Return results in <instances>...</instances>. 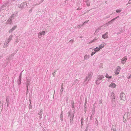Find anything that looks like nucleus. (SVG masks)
Masks as SVG:
<instances>
[{
  "label": "nucleus",
  "instance_id": "nucleus-8",
  "mask_svg": "<svg viewBox=\"0 0 131 131\" xmlns=\"http://www.w3.org/2000/svg\"><path fill=\"white\" fill-rule=\"evenodd\" d=\"M116 86V85L113 83H111L109 86L110 87H111L112 88H115Z\"/></svg>",
  "mask_w": 131,
  "mask_h": 131
},
{
  "label": "nucleus",
  "instance_id": "nucleus-64",
  "mask_svg": "<svg viewBox=\"0 0 131 131\" xmlns=\"http://www.w3.org/2000/svg\"><path fill=\"white\" fill-rule=\"evenodd\" d=\"M42 0V2H43V0Z\"/></svg>",
  "mask_w": 131,
  "mask_h": 131
},
{
  "label": "nucleus",
  "instance_id": "nucleus-44",
  "mask_svg": "<svg viewBox=\"0 0 131 131\" xmlns=\"http://www.w3.org/2000/svg\"><path fill=\"white\" fill-rule=\"evenodd\" d=\"M21 76L20 75H19V79H20V80H21Z\"/></svg>",
  "mask_w": 131,
  "mask_h": 131
},
{
  "label": "nucleus",
  "instance_id": "nucleus-41",
  "mask_svg": "<svg viewBox=\"0 0 131 131\" xmlns=\"http://www.w3.org/2000/svg\"><path fill=\"white\" fill-rule=\"evenodd\" d=\"M72 107L73 108L74 107V103L73 102V103H72Z\"/></svg>",
  "mask_w": 131,
  "mask_h": 131
},
{
  "label": "nucleus",
  "instance_id": "nucleus-57",
  "mask_svg": "<svg viewBox=\"0 0 131 131\" xmlns=\"http://www.w3.org/2000/svg\"><path fill=\"white\" fill-rule=\"evenodd\" d=\"M7 3H6V4H5V5L7 6Z\"/></svg>",
  "mask_w": 131,
  "mask_h": 131
},
{
  "label": "nucleus",
  "instance_id": "nucleus-6",
  "mask_svg": "<svg viewBox=\"0 0 131 131\" xmlns=\"http://www.w3.org/2000/svg\"><path fill=\"white\" fill-rule=\"evenodd\" d=\"M45 31H40L39 32L38 34V37L39 38H41L42 36L45 35Z\"/></svg>",
  "mask_w": 131,
  "mask_h": 131
},
{
  "label": "nucleus",
  "instance_id": "nucleus-7",
  "mask_svg": "<svg viewBox=\"0 0 131 131\" xmlns=\"http://www.w3.org/2000/svg\"><path fill=\"white\" fill-rule=\"evenodd\" d=\"M17 27V26L16 25L14 26L13 27L12 29L9 30L8 31V32L9 33H11L13 31L15 30L16 28Z\"/></svg>",
  "mask_w": 131,
  "mask_h": 131
},
{
  "label": "nucleus",
  "instance_id": "nucleus-32",
  "mask_svg": "<svg viewBox=\"0 0 131 131\" xmlns=\"http://www.w3.org/2000/svg\"><path fill=\"white\" fill-rule=\"evenodd\" d=\"M100 28H99L98 29H97L94 33L95 34H97V33L99 31V30L100 29Z\"/></svg>",
  "mask_w": 131,
  "mask_h": 131
},
{
  "label": "nucleus",
  "instance_id": "nucleus-39",
  "mask_svg": "<svg viewBox=\"0 0 131 131\" xmlns=\"http://www.w3.org/2000/svg\"><path fill=\"white\" fill-rule=\"evenodd\" d=\"M63 115L62 114H61L60 115V119L62 121H63Z\"/></svg>",
  "mask_w": 131,
  "mask_h": 131
},
{
  "label": "nucleus",
  "instance_id": "nucleus-62",
  "mask_svg": "<svg viewBox=\"0 0 131 131\" xmlns=\"http://www.w3.org/2000/svg\"><path fill=\"white\" fill-rule=\"evenodd\" d=\"M77 10H79V8H78V9H77Z\"/></svg>",
  "mask_w": 131,
  "mask_h": 131
},
{
  "label": "nucleus",
  "instance_id": "nucleus-58",
  "mask_svg": "<svg viewBox=\"0 0 131 131\" xmlns=\"http://www.w3.org/2000/svg\"><path fill=\"white\" fill-rule=\"evenodd\" d=\"M120 34V33H119V32H117V35H118V34Z\"/></svg>",
  "mask_w": 131,
  "mask_h": 131
},
{
  "label": "nucleus",
  "instance_id": "nucleus-42",
  "mask_svg": "<svg viewBox=\"0 0 131 131\" xmlns=\"http://www.w3.org/2000/svg\"><path fill=\"white\" fill-rule=\"evenodd\" d=\"M8 64L7 63H5L4 64V66H6L7 64Z\"/></svg>",
  "mask_w": 131,
  "mask_h": 131
},
{
  "label": "nucleus",
  "instance_id": "nucleus-30",
  "mask_svg": "<svg viewBox=\"0 0 131 131\" xmlns=\"http://www.w3.org/2000/svg\"><path fill=\"white\" fill-rule=\"evenodd\" d=\"M86 4L87 6H89L90 5L89 2V0H86L85 1Z\"/></svg>",
  "mask_w": 131,
  "mask_h": 131
},
{
  "label": "nucleus",
  "instance_id": "nucleus-3",
  "mask_svg": "<svg viewBox=\"0 0 131 131\" xmlns=\"http://www.w3.org/2000/svg\"><path fill=\"white\" fill-rule=\"evenodd\" d=\"M26 6L27 3L26 2H24L22 3L20 6H19L18 7L22 9L24 8Z\"/></svg>",
  "mask_w": 131,
  "mask_h": 131
},
{
  "label": "nucleus",
  "instance_id": "nucleus-11",
  "mask_svg": "<svg viewBox=\"0 0 131 131\" xmlns=\"http://www.w3.org/2000/svg\"><path fill=\"white\" fill-rule=\"evenodd\" d=\"M120 98L121 99L124 100V97L125 96L123 92H121L120 94Z\"/></svg>",
  "mask_w": 131,
  "mask_h": 131
},
{
  "label": "nucleus",
  "instance_id": "nucleus-15",
  "mask_svg": "<svg viewBox=\"0 0 131 131\" xmlns=\"http://www.w3.org/2000/svg\"><path fill=\"white\" fill-rule=\"evenodd\" d=\"M13 37V35L12 34H11L9 36L7 40L10 42L12 40Z\"/></svg>",
  "mask_w": 131,
  "mask_h": 131
},
{
  "label": "nucleus",
  "instance_id": "nucleus-53",
  "mask_svg": "<svg viewBox=\"0 0 131 131\" xmlns=\"http://www.w3.org/2000/svg\"><path fill=\"white\" fill-rule=\"evenodd\" d=\"M42 110H40V112H41V113H42Z\"/></svg>",
  "mask_w": 131,
  "mask_h": 131
},
{
  "label": "nucleus",
  "instance_id": "nucleus-24",
  "mask_svg": "<svg viewBox=\"0 0 131 131\" xmlns=\"http://www.w3.org/2000/svg\"><path fill=\"white\" fill-rule=\"evenodd\" d=\"M90 57V56L88 55H85L84 56V59L85 60H87L89 59Z\"/></svg>",
  "mask_w": 131,
  "mask_h": 131
},
{
  "label": "nucleus",
  "instance_id": "nucleus-10",
  "mask_svg": "<svg viewBox=\"0 0 131 131\" xmlns=\"http://www.w3.org/2000/svg\"><path fill=\"white\" fill-rule=\"evenodd\" d=\"M119 16H118L116 17L115 18L112 19L110 21L108 22V23H107L106 24H107V25H108L110 23H112L116 19H117L119 17Z\"/></svg>",
  "mask_w": 131,
  "mask_h": 131
},
{
  "label": "nucleus",
  "instance_id": "nucleus-23",
  "mask_svg": "<svg viewBox=\"0 0 131 131\" xmlns=\"http://www.w3.org/2000/svg\"><path fill=\"white\" fill-rule=\"evenodd\" d=\"M27 81L26 83H30V79L28 77H27L26 78Z\"/></svg>",
  "mask_w": 131,
  "mask_h": 131
},
{
  "label": "nucleus",
  "instance_id": "nucleus-50",
  "mask_svg": "<svg viewBox=\"0 0 131 131\" xmlns=\"http://www.w3.org/2000/svg\"><path fill=\"white\" fill-rule=\"evenodd\" d=\"M38 114L40 116H41L42 114V113H41V112H40Z\"/></svg>",
  "mask_w": 131,
  "mask_h": 131
},
{
  "label": "nucleus",
  "instance_id": "nucleus-61",
  "mask_svg": "<svg viewBox=\"0 0 131 131\" xmlns=\"http://www.w3.org/2000/svg\"><path fill=\"white\" fill-rule=\"evenodd\" d=\"M81 124H82V121L81 122Z\"/></svg>",
  "mask_w": 131,
  "mask_h": 131
},
{
  "label": "nucleus",
  "instance_id": "nucleus-9",
  "mask_svg": "<svg viewBox=\"0 0 131 131\" xmlns=\"http://www.w3.org/2000/svg\"><path fill=\"white\" fill-rule=\"evenodd\" d=\"M9 42L7 40L5 41V42L4 44V45L3 46V47L4 48H5L8 46V44L9 43Z\"/></svg>",
  "mask_w": 131,
  "mask_h": 131
},
{
  "label": "nucleus",
  "instance_id": "nucleus-49",
  "mask_svg": "<svg viewBox=\"0 0 131 131\" xmlns=\"http://www.w3.org/2000/svg\"><path fill=\"white\" fill-rule=\"evenodd\" d=\"M131 3V0H129L128 2V4H130Z\"/></svg>",
  "mask_w": 131,
  "mask_h": 131
},
{
  "label": "nucleus",
  "instance_id": "nucleus-43",
  "mask_svg": "<svg viewBox=\"0 0 131 131\" xmlns=\"http://www.w3.org/2000/svg\"><path fill=\"white\" fill-rule=\"evenodd\" d=\"M14 55V53H13L12 54H11V56H10V57H13Z\"/></svg>",
  "mask_w": 131,
  "mask_h": 131
},
{
  "label": "nucleus",
  "instance_id": "nucleus-63",
  "mask_svg": "<svg viewBox=\"0 0 131 131\" xmlns=\"http://www.w3.org/2000/svg\"><path fill=\"white\" fill-rule=\"evenodd\" d=\"M92 115L91 116V118H91H91H92Z\"/></svg>",
  "mask_w": 131,
  "mask_h": 131
},
{
  "label": "nucleus",
  "instance_id": "nucleus-19",
  "mask_svg": "<svg viewBox=\"0 0 131 131\" xmlns=\"http://www.w3.org/2000/svg\"><path fill=\"white\" fill-rule=\"evenodd\" d=\"M105 77L106 78H108V82L110 80V79H110L112 78V76L109 75L107 73L106 74Z\"/></svg>",
  "mask_w": 131,
  "mask_h": 131
},
{
  "label": "nucleus",
  "instance_id": "nucleus-25",
  "mask_svg": "<svg viewBox=\"0 0 131 131\" xmlns=\"http://www.w3.org/2000/svg\"><path fill=\"white\" fill-rule=\"evenodd\" d=\"M79 82V81L77 79H76L75 81H74L73 82V84H75L77 85V84H78V82Z\"/></svg>",
  "mask_w": 131,
  "mask_h": 131
},
{
  "label": "nucleus",
  "instance_id": "nucleus-55",
  "mask_svg": "<svg viewBox=\"0 0 131 131\" xmlns=\"http://www.w3.org/2000/svg\"><path fill=\"white\" fill-rule=\"evenodd\" d=\"M112 131H115L114 130V129H112Z\"/></svg>",
  "mask_w": 131,
  "mask_h": 131
},
{
  "label": "nucleus",
  "instance_id": "nucleus-51",
  "mask_svg": "<svg viewBox=\"0 0 131 131\" xmlns=\"http://www.w3.org/2000/svg\"><path fill=\"white\" fill-rule=\"evenodd\" d=\"M112 14H113V13H112V14H110V16H107L106 17V18H108L110 17V15H111Z\"/></svg>",
  "mask_w": 131,
  "mask_h": 131
},
{
  "label": "nucleus",
  "instance_id": "nucleus-28",
  "mask_svg": "<svg viewBox=\"0 0 131 131\" xmlns=\"http://www.w3.org/2000/svg\"><path fill=\"white\" fill-rule=\"evenodd\" d=\"M63 87H61V89L60 90V95H61L62 94V92L63 91Z\"/></svg>",
  "mask_w": 131,
  "mask_h": 131
},
{
  "label": "nucleus",
  "instance_id": "nucleus-52",
  "mask_svg": "<svg viewBox=\"0 0 131 131\" xmlns=\"http://www.w3.org/2000/svg\"><path fill=\"white\" fill-rule=\"evenodd\" d=\"M16 42H18V41H19V40H18V39H17L16 40Z\"/></svg>",
  "mask_w": 131,
  "mask_h": 131
},
{
  "label": "nucleus",
  "instance_id": "nucleus-14",
  "mask_svg": "<svg viewBox=\"0 0 131 131\" xmlns=\"http://www.w3.org/2000/svg\"><path fill=\"white\" fill-rule=\"evenodd\" d=\"M101 81L97 78L95 81V83L96 85H99L101 83Z\"/></svg>",
  "mask_w": 131,
  "mask_h": 131
},
{
  "label": "nucleus",
  "instance_id": "nucleus-4",
  "mask_svg": "<svg viewBox=\"0 0 131 131\" xmlns=\"http://www.w3.org/2000/svg\"><path fill=\"white\" fill-rule=\"evenodd\" d=\"M121 69V68L119 66L117 67L115 71V74L117 75L119 74Z\"/></svg>",
  "mask_w": 131,
  "mask_h": 131
},
{
  "label": "nucleus",
  "instance_id": "nucleus-47",
  "mask_svg": "<svg viewBox=\"0 0 131 131\" xmlns=\"http://www.w3.org/2000/svg\"><path fill=\"white\" fill-rule=\"evenodd\" d=\"M56 71V70H55L54 71V72L53 73V76H54V75L55 74V72Z\"/></svg>",
  "mask_w": 131,
  "mask_h": 131
},
{
  "label": "nucleus",
  "instance_id": "nucleus-22",
  "mask_svg": "<svg viewBox=\"0 0 131 131\" xmlns=\"http://www.w3.org/2000/svg\"><path fill=\"white\" fill-rule=\"evenodd\" d=\"M100 48L99 47H96L95 48L93 49V50H94L95 51H96V52L99 51L100 50Z\"/></svg>",
  "mask_w": 131,
  "mask_h": 131
},
{
  "label": "nucleus",
  "instance_id": "nucleus-13",
  "mask_svg": "<svg viewBox=\"0 0 131 131\" xmlns=\"http://www.w3.org/2000/svg\"><path fill=\"white\" fill-rule=\"evenodd\" d=\"M14 19L12 18H11V17H10L9 19L7 20V24H8L9 23L10 24H11V23L12 22V20H13Z\"/></svg>",
  "mask_w": 131,
  "mask_h": 131
},
{
  "label": "nucleus",
  "instance_id": "nucleus-17",
  "mask_svg": "<svg viewBox=\"0 0 131 131\" xmlns=\"http://www.w3.org/2000/svg\"><path fill=\"white\" fill-rule=\"evenodd\" d=\"M106 45V44L105 43L103 42L100 45L99 47L100 49H101L104 47Z\"/></svg>",
  "mask_w": 131,
  "mask_h": 131
},
{
  "label": "nucleus",
  "instance_id": "nucleus-16",
  "mask_svg": "<svg viewBox=\"0 0 131 131\" xmlns=\"http://www.w3.org/2000/svg\"><path fill=\"white\" fill-rule=\"evenodd\" d=\"M18 13V12H16L14 13L13 15H12L11 16V18H12L14 19L15 16H16L17 15Z\"/></svg>",
  "mask_w": 131,
  "mask_h": 131
},
{
  "label": "nucleus",
  "instance_id": "nucleus-21",
  "mask_svg": "<svg viewBox=\"0 0 131 131\" xmlns=\"http://www.w3.org/2000/svg\"><path fill=\"white\" fill-rule=\"evenodd\" d=\"M30 83H26V89L27 90L26 93L27 94L28 93V86L29 85H30Z\"/></svg>",
  "mask_w": 131,
  "mask_h": 131
},
{
  "label": "nucleus",
  "instance_id": "nucleus-40",
  "mask_svg": "<svg viewBox=\"0 0 131 131\" xmlns=\"http://www.w3.org/2000/svg\"><path fill=\"white\" fill-rule=\"evenodd\" d=\"M89 21V20H87V21H85L84 23L83 24H83L84 25V24H86L87 23H88V21Z\"/></svg>",
  "mask_w": 131,
  "mask_h": 131
},
{
  "label": "nucleus",
  "instance_id": "nucleus-12",
  "mask_svg": "<svg viewBox=\"0 0 131 131\" xmlns=\"http://www.w3.org/2000/svg\"><path fill=\"white\" fill-rule=\"evenodd\" d=\"M104 78V77L102 75H99L97 76V78L101 81L102 79H103Z\"/></svg>",
  "mask_w": 131,
  "mask_h": 131
},
{
  "label": "nucleus",
  "instance_id": "nucleus-45",
  "mask_svg": "<svg viewBox=\"0 0 131 131\" xmlns=\"http://www.w3.org/2000/svg\"><path fill=\"white\" fill-rule=\"evenodd\" d=\"M73 41H74L73 40H71L69 42H73Z\"/></svg>",
  "mask_w": 131,
  "mask_h": 131
},
{
  "label": "nucleus",
  "instance_id": "nucleus-37",
  "mask_svg": "<svg viewBox=\"0 0 131 131\" xmlns=\"http://www.w3.org/2000/svg\"><path fill=\"white\" fill-rule=\"evenodd\" d=\"M103 66V64L102 63H100L99 66V67L100 68H102Z\"/></svg>",
  "mask_w": 131,
  "mask_h": 131
},
{
  "label": "nucleus",
  "instance_id": "nucleus-1",
  "mask_svg": "<svg viewBox=\"0 0 131 131\" xmlns=\"http://www.w3.org/2000/svg\"><path fill=\"white\" fill-rule=\"evenodd\" d=\"M92 75L93 73L92 72H90L88 73V76L86 77V78L84 79L83 83L84 85L87 84L88 83V82L90 80Z\"/></svg>",
  "mask_w": 131,
  "mask_h": 131
},
{
  "label": "nucleus",
  "instance_id": "nucleus-18",
  "mask_svg": "<svg viewBox=\"0 0 131 131\" xmlns=\"http://www.w3.org/2000/svg\"><path fill=\"white\" fill-rule=\"evenodd\" d=\"M6 101L7 103V106H8L9 104V96H7L6 98Z\"/></svg>",
  "mask_w": 131,
  "mask_h": 131
},
{
  "label": "nucleus",
  "instance_id": "nucleus-54",
  "mask_svg": "<svg viewBox=\"0 0 131 131\" xmlns=\"http://www.w3.org/2000/svg\"><path fill=\"white\" fill-rule=\"evenodd\" d=\"M63 84L62 83L61 85V87H63Z\"/></svg>",
  "mask_w": 131,
  "mask_h": 131
},
{
  "label": "nucleus",
  "instance_id": "nucleus-35",
  "mask_svg": "<svg viewBox=\"0 0 131 131\" xmlns=\"http://www.w3.org/2000/svg\"><path fill=\"white\" fill-rule=\"evenodd\" d=\"M83 24H82L78 25L77 26V28H80L82 26H83Z\"/></svg>",
  "mask_w": 131,
  "mask_h": 131
},
{
  "label": "nucleus",
  "instance_id": "nucleus-31",
  "mask_svg": "<svg viewBox=\"0 0 131 131\" xmlns=\"http://www.w3.org/2000/svg\"><path fill=\"white\" fill-rule=\"evenodd\" d=\"M21 80L18 79V83L19 85H20L21 84Z\"/></svg>",
  "mask_w": 131,
  "mask_h": 131
},
{
  "label": "nucleus",
  "instance_id": "nucleus-59",
  "mask_svg": "<svg viewBox=\"0 0 131 131\" xmlns=\"http://www.w3.org/2000/svg\"><path fill=\"white\" fill-rule=\"evenodd\" d=\"M94 114V113L93 112L92 113V115H93Z\"/></svg>",
  "mask_w": 131,
  "mask_h": 131
},
{
  "label": "nucleus",
  "instance_id": "nucleus-26",
  "mask_svg": "<svg viewBox=\"0 0 131 131\" xmlns=\"http://www.w3.org/2000/svg\"><path fill=\"white\" fill-rule=\"evenodd\" d=\"M6 7L4 5L2 6L1 8V10L3 9L5 10L6 9Z\"/></svg>",
  "mask_w": 131,
  "mask_h": 131
},
{
  "label": "nucleus",
  "instance_id": "nucleus-46",
  "mask_svg": "<svg viewBox=\"0 0 131 131\" xmlns=\"http://www.w3.org/2000/svg\"><path fill=\"white\" fill-rule=\"evenodd\" d=\"M131 77V74H130L129 76L127 77V79H130V78Z\"/></svg>",
  "mask_w": 131,
  "mask_h": 131
},
{
  "label": "nucleus",
  "instance_id": "nucleus-48",
  "mask_svg": "<svg viewBox=\"0 0 131 131\" xmlns=\"http://www.w3.org/2000/svg\"><path fill=\"white\" fill-rule=\"evenodd\" d=\"M114 99H115V98H111V99L112 101V100H113V101H114Z\"/></svg>",
  "mask_w": 131,
  "mask_h": 131
},
{
  "label": "nucleus",
  "instance_id": "nucleus-5",
  "mask_svg": "<svg viewBox=\"0 0 131 131\" xmlns=\"http://www.w3.org/2000/svg\"><path fill=\"white\" fill-rule=\"evenodd\" d=\"M127 59V56H125L122 59H121V63L122 64H125L126 62V60Z\"/></svg>",
  "mask_w": 131,
  "mask_h": 131
},
{
  "label": "nucleus",
  "instance_id": "nucleus-29",
  "mask_svg": "<svg viewBox=\"0 0 131 131\" xmlns=\"http://www.w3.org/2000/svg\"><path fill=\"white\" fill-rule=\"evenodd\" d=\"M122 9H117L116 10V12L117 13H119L121 11Z\"/></svg>",
  "mask_w": 131,
  "mask_h": 131
},
{
  "label": "nucleus",
  "instance_id": "nucleus-38",
  "mask_svg": "<svg viewBox=\"0 0 131 131\" xmlns=\"http://www.w3.org/2000/svg\"><path fill=\"white\" fill-rule=\"evenodd\" d=\"M96 39H94V40H92L91 41L89 42V43H92L93 42H94V41H95V40H96Z\"/></svg>",
  "mask_w": 131,
  "mask_h": 131
},
{
  "label": "nucleus",
  "instance_id": "nucleus-34",
  "mask_svg": "<svg viewBox=\"0 0 131 131\" xmlns=\"http://www.w3.org/2000/svg\"><path fill=\"white\" fill-rule=\"evenodd\" d=\"M11 57H10V56H9V57H7L6 58V59H7L8 60V61H10V60H11Z\"/></svg>",
  "mask_w": 131,
  "mask_h": 131
},
{
  "label": "nucleus",
  "instance_id": "nucleus-2",
  "mask_svg": "<svg viewBox=\"0 0 131 131\" xmlns=\"http://www.w3.org/2000/svg\"><path fill=\"white\" fill-rule=\"evenodd\" d=\"M74 112H72L71 111H70L68 113V117H70V123L71 124H72L73 123L72 121L73 120V118L74 117Z\"/></svg>",
  "mask_w": 131,
  "mask_h": 131
},
{
  "label": "nucleus",
  "instance_id": "nucleus-33",
  "mask_svg": "<svg viewBox=\"0 0 131 131\" xmlns=\"http://www.w3.org/2000/svg\"><path fill=\"white\" fill-rule=\"evenodd\" d=\"M114 101H113V100H112V106L113 107H114L115 106V104H114Z\"/></svg>",
  "mask_w": 131,
  "mask_h": 131
},
{
  "label": "nucleus",
  "instance_id": "nucleus-60",
  "mask_svg": "<svg viewBox=\"0 0 131 131\" xmlns=\"http://www.w3.org/2000/svg\"><path fill=\"white\" fill-rule=\"evenodd\" d=\"M19 75H20L21 76V73H20Z\"/></svg>",
  "mask_w": 131,
  "mask_h": 131
},
{
  "label": "nucleus",
  "instance_id": "nucleus-27",
  "mask_svg": "<svg viewBox=\"0 0 131 131\" xmlns=\"http://www.w3.org/2000/svg\"><path fill=\"white\" fill-rule=\"evenodd\" d=\"M115 97V94H114V92H112L111 94V98H114Z\"/></svg>",
  "mask_w": 131,
  "mask_h": 131
},
{
  "label": "nucleus",
  "instance_id": "nucleus-36",
  "mask_svg": "<svg viewBox=\"0 0 131 131\" xmlns=\"http://www.w3.org/2000/svg\"><path fill=\"white\" fill-rule=\"evenodd\" d=\"M96 52V51H95L94 52H92L91 54V56H92Z\"/></svg>",
  "mask_w": 131,
  "mask_h": 131
},
{
  "label": "nucleus",
  "instance_id": "nucleus-20",
  "mask_svg": "<svg viewBox=\"0 0 131 131\" xmlns=\"http://www.w3.org/2000/svg\"><path fill=\"white\" fill-rule=\"evenodd\" d=\"M107 34V32H106L105 34L102 35V37L104 39L107 38L108 37Z\"/></svg>",
  "mask_w": 131,
  "mask_h": 131
},
{
  "label": "nucleus",
  "instance_id": "nucleus-56",
  "mask_svg": "<svg viewBox=\"0 0 131 131\" xmlns=\"http://www.w3.org/2000/svg\"><path fill=\"white\" fill-rule=\"evenodd\" d=\"M63 112H62L61 113V114H62V115H63Z\"/></svg>",
  "mask_w": 131,
  "mask_h": 131
}]
</instances>
